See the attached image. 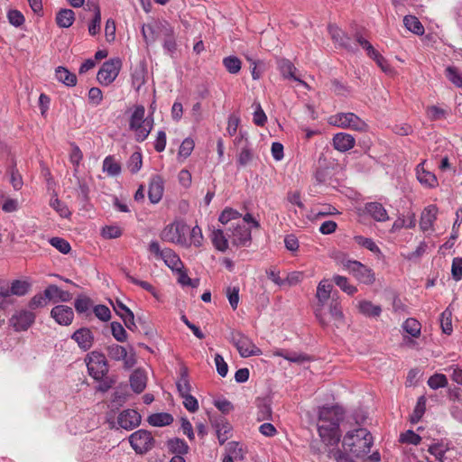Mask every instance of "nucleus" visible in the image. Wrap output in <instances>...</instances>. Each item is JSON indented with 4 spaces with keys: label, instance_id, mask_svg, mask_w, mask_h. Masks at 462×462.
<instances>
[{
    "label": "nucleus",
    "instance_id": "f257e3e1",
    "mask_svg": "<svg viewBox=\"0 0 462 462\" xmlns=\"http://www.w3.org/2000/svg\"><path fill=\"white\" fill-rule=\"evenodd\" d=\"M373 442L370 431L365 428H358L346 434L343 447L356 457H362L370 452Z\"/></svg>",
    "mask_w": 462,
    "mask_h": 462
},
{
    "label": "nucleus",
    "instance_id": "f03ea898",
    "mask_svg": "<svg viewBox=\"0 0 462 462\" xmlns=\"http://www.w3.org/2000/svg\"><path fill=\"white\" fill-rule=\"evenodd\" d=\"M107 356L115 361H123L124 367L130 369L136 364L135 351L132 345L123 346L118 344H111L106 347Z\"/></svg>",
    "mask_w": 462,
    "mask_h": 462
},
{
    "label": "nucleus",
    "instance_id": "7ed1b4c3",
    "mask_svg": "<svg viewBox=\"0 0 462 462\" xmlns=\"http://www.w3.org/2000/svg\"><path fill=\"white\" fill-rule=\"evenodd\" d=\"M229 340L236 347L242 357L259 356L262 354L261 349L258 348L248 337L239 331H231Z\"/></svg>",
    "mask_w": 462,
    "mask_h": 462
},
{
    "label": "nucleus",
    "instance_id": "20e7f679",
    "mask_svg": "<svg viewBox=\"0 0 462 462\" xmlns=\"http://www.w3.org/2000/svg\"><path fill=\"white\" fill-rule=\"evenodd\" d=\"M88 374L96 380L103 379L108 373V363L105 355L99 351H92L88 355Z\"/></svg>",
    "mask_w": 462,
    "mask_h": 462
},
{
    "label": "nucleus",
    "instance_id": "39448f33",
    "mask_svg": "<svg viewBox=\"0 0 462 462\" xmlns=\"http://www.w3.org/2000/svg\"><path fill=\"white\" fill-rule=\"evenodd\" d=\"M129 442L136 454L144 455L154 447L155 440L146 430H138L129 436Z\"/></svg>",
    "mask_w": 462,
    "mask_h": 462
},
{
    "label": "nucleus",
    "instance_id": "423d86ee",
    "mask_svg": "<svg viewBox=\"0 0 462 462\" xmlns=\"http://www.w3.org/2000/svg\"><path fill=\"white\" fill-rule=\"evenodd\" d=\"M189 226L182 222H174L164 227L160 237L162 240L173 244L182 245L186 241L185 235Z\"/></svg>",
    "mask_w": 462,
    "mask_h": 462
},
{
    "label": "nucleus",
    "instance_id": "0eeeda50",
    "mask_svg": "<svg viewBox=\"0 0 462 462\" xmlns=\"http://www.w3.org/2000/svg\"><path fill=\"white\" fill-rule=\"evenodd\" d=\"M341 263L359 282L365 284H372L374 282L373 271L360 262L343 259Z\"/></svg>",
    "mask_w": 462,
    "mask_h": 462
},
{
    "label": "nucleus",
    "instance_id": "6e6552de",
    "mask_svg": "<svg viewBox=\"0 0 462 462\" xmlns=\"http://www.w3.org/2000/svg\"><path fill=\"white\" fill-rule=\"evenodd\" d=\"M120 69L121 60L119 59H112L104 62L97 72V81L103 86H108L116 79Z\"/></svg>",
    "mask_w": 462,
    "mask_h": 462
},
{
    "label": "nucleus",
    "instance_id": "1a4fd4ad",
    "mask_svg": "<svg viewBox=\"0 0 462 462\" xmlns=\"http://www.w3.org/2000/svg\"><path fill=\"white\" fill-rule=\"evenodd\" d=\"M331 123L343 128H351L360 132L367 129L366 123L354 113H339L334 116V121Z\"/></svg>",
    "mask_w": 462,
    "mask_h": 462
},
{
    "label": "nucleus",
    "instance_id": "9d476101",
    "mask_svg": "<svg viewBox=\"0 0 462 462\" xmlns=\"http://www.w3.org/2000/svg\"><path fill=\"white\" fill-rule=\"evenodd\" d=\"M319 434L322 441L328 446H336L340 440L339 425L337 423H322L318 427Z\"/></svg>",
    "mask_w": 462,
    "mask_h": 462
},
{
    "label": "nucleus",
    "instance_id": "9b49d317",
    "mask_svg": "<svg viewBox=\"0 0 462 462\" xmlns=\"http://www.w3.org/2000/svg\"><path fill=\"white\" fill-rule=\"evenodd\" d=\"M232 235L229 236L232 245L240 246H249L252 241L251 229L245 225H232Z\"/></svg>",
    "mask_w": 462,
    "mask_h": 462
},
{
    "label": "nucleus",
    "instance_id": "f8f14e48",
    "mask_svg": "<svg viewBox=\"0 0 462 462\" xmlns=\"http://www.w3.org/2000/svg\"><path fill=\"white\" fill-rule=\"evenodd\" d=\"M35 315L29 310H20L15 312L10 319V323L15 331L27 330L34 322Z\"/></svg>",
    "mask_w": 462,
    "mask_h": 462
},
{
    "label": "nucleus",
    "instance_id": "ddd939ff",
    "mask_svg": "<svg viewBox=\"0 0 462 462\" xmlns=\"http://www.w3.org/2000/svg\"><path fill=\"white\" fill-rule=\"evenodd\" d=\"M343 418L344 410L337 405L319 408V419L322 423H337L339 425L340 421L343 420Z\"/></svg>",
    "mask_w": 462,
    "mask_h": 462
},
{
    "label": "nucleus",
    "instance_id": "4468645a",
    "mask_svg": "<svg viewBox=\"0 0 462 462\" xmlns=\"http://www.w3.org/2000/svg\"><path fill=\"white\" fill-rule=\"evenodd\" d=\"M142 417L137 411L127 409L119 413L117 423L121 428L130 430L139 426Z\"/></svg>",
    "mask_w": 462,
    "mask_h": 462
},
{
    "label": "nucleus",
    "instance_id": "2eb2a0df",
    "mask_svg": "<svg viewBox=\"0 0 462 462\" xmlns=\"http://www.w3.org/2000/svg\"><path fill=\"white\" fill-rule=\"evenodd\" d=\"M51 317L60 326H69L74 319V311L69 306L57 305L51 310Z\"/></svg>",
    "mask_w": 462,
    "mask_h": 462
},
{
    "label": "nucleus",
    "instance_id": "dca6fc26",
    "mask_svg": "<svg viewBox=\"0 0 462 462\" xmlns=\"http://www.w3.org/2000/svg\"><path fill=\"white\" fill-rule=\"evenodd\" d=\"M71 338L78 344L83 351L89 350L94 344V335L88 328H80L72 335Z\"/></svg>",
    "mask_w": 462,
    "mask_h": 462
},
{
    "label": "nucleus",
    "instance_id": "f3484780",
    "mask_svg": "<svg viewBox=\"0 0 462 462\" xmlns=\"http://www.w3.org/2000/svg\"><path fill=\"white\" fill-rule=\"evenodd\" d=\"M328 30L335 43H337L339 46L349 51H356V48L351 44V38L338 26L336 24H328Z\"/></svg>",
    "mask_w": 462,
    "mask_h": 462
},
{
    "label": "nucleus",
    "instance_id": "a211bd4d",
    "mask_svg": "<svg viewBox=\"0 0 462 462\" xmlns=\"http://www.w3.org/2000/svg\"><path fill=\"white\" fill-rule=\"evenodd\" d=\"M114 310L117 315L123 319L125 327L132 331H134L137 328V326L134 322V312L126 307L120 300L116 299V305H113Z\"/></svg>",
    "mask_w": 462,
    "mask_h": 462
},
{
    "label": "nucleus",
    "instance_id": "6ab92c4d",
    "mask_svg": "<svg viewBox=\"0 0 462 462\" xmlns=\"http://www.w3.org/2000/svg\"><path fill=\"white\" fill-rule=\"evenodd\" d=\"M163 194V180L159 175H154L150 183L148 189V198L152 204L158 203Z\"/></svg>",
    "mask_w": 462,
    "mask_h": 462
},
{
    "label": "nucleus",
    "instance_id": "aec40b11",
    "mask_svg": "<svg viewBox=\"0 0 462 462\" xmlns=\"http://www.w3.org/2000/svg\"><path fill=\"white\" fill-rule=\"evenodd\" d=\"M333 146L338 152H344L349 151L355 146V138L346 133L336 134L332 139Z\"/></svg>",
    "mask_w": 462,
    "mask_h": 462
},
{
    "label": "nucleus",
    "instance_id": "412c9836",
    "mask_svg": "<svg viewBox=\"0 0 462 462\" xmlns=\"http://www.w3.org/2000/svg\"><path fill=\"white\" fill-rule=\"evenodd\" d=\"M365 212L378 222H384L389 219L388 213L384 207L379 202H368L365 205Z\"/></svg>",
    "mask_w": 462,
    "mask_h": 462
},
{
    "label": "nucleus",
    "instance_id": "4be33fe9",
    "mask_svg": "<svg viewBox=\"0 0 462 462\" xmlns=\"http://www.w3.org/2000/svg\"><path fill=\"white\" fill-rule=\"evenodd\" d=\"M277 66L278 69L280 70L282 76L284 79H291L308 87L306 82H304L303 80L300 79L295 76V71L297 70V69L291 60L287 59H279L277 60Z\"/></svg>",
    "mask_w": 462,
    "mask_h": 462
},
{
    "label": "nucleus",
    "instance_id": "5701e85b",
    "mask_svg": "<svg viewBox=\"0 0 462 462\" xmlns=\"http://www.w3.org/2000/svg\"><path fill=\"white\" fill-rule=\"evenodd\" d=\"M45 295L49 300L53 301L68 302L72 299V294L69 291H63L54 284H51L45 289Z\"/></svg>",
    "mask_w": 462,
    "mask_h": 462
},
{
    "label": "nucleus",
    "instance_id": "b1692460",
    "mask_svg": "<svg viewBox=\"0 0 462 462\" xmlns=\"http://www.w3.org/2000/svg\"><path fill=\"white\" fill-rule=\"evenodd\" d=\"M162 260H163L164 263L173 272L180 271V268H184L180 256L171 248H164Z\"/></svg>",
    "mask_w": 462,
    "mask_h": 462
},
{
    "label": "nucleus",
    "instance_id": "393cba45",
    "mask_svg": "<svg viewBox=\"0 0 462 462\" xmlns=\"http://www.w3.org/2000/svg\"><path fill=\"white\" fill-rule=\"evenodd\" d=\"M56 79L67 87H74L77 85V76L70 72L67 68L59 66L55 69Z\"/></svg>",
    "mask_w": 462,
    "mask_h": 462
},
{
    "label": "nucleus",
    "instance_id": "a878e982",
    "mask_svg": "<svg viewBox=\"0 0 462 462\" xmlns=\"http://www.w3.org/2000/svg\"><path fill=\"white\" fill-rule=\"evenodd\" d=\"M146 375L141 369L134 370L130 376V385L136 393H141L146 387Z\"/></svg>",
    "mask_w": 462,
    "mask_h": 462
},
{
    "label": "nucleus",
    "instance_id": "bb28decb",
    "mask_svg": "<svg viewBox=\"0 0 462 462\" xmlns=\"http://www.w3.org/2000/svg\"><path fill=\"white\" fill-rule=\"evenodd\" d=\"M214 427L217 430V439L220 445H223L229 438V433L232 430V426L225 418H220L214 422Z\"/></svg>",
    "mask_w": 462,
    "mask_h": 462
},
{
    "label": "nucleus",
    "instance_id": "cd10ccee",
    "mask_svg": "<svg viewBox=\"0 0 462 462\" xmlns=\"http://www.w3.org/2000/svg\"><path fill=\"white\" fill-rule=\"evenodd\" d=\"M329 313L337 328L345 324L344 314L337 298L332 297L329 304Z\"/></svg>",
    "mask_w": 462,
    "mask_h": 462
},
{
    "label": "nucleus",
    "instance_id": "c85d7f7f",
    "mask_svg": "<svg viewBox=\"0 0 462 462\" xmlns=\"http://www.w3.org/2000/svg\"><path fill=\"white\" fill-rule=\"evenodd\" d=\"M159 23L160 21H153L143 24L142 35L147 44L153 43L158 39Z\"/></svg>",
    "mask_w": 462,
    "mask_h": 462
},
{
    "label": "nucleus",
    "instance_id": "c756f323",
    "mask_svg": "<svg viewBox=\"0 0 462 462\" xmlns=\"http://www.w3.org/2000/svg\"><path fill=\"white\" fill-rule=\"evenodd\" d=\"M438 209L436 206H429L421 214L420 226L422 230H428L432 226L433 222L436 220Z\"/></svg>",
    "mask_w": 462,
    "mask_h": 462
},
{
    "label": "nucleus",
    "instance_id": "7c9ffc66",
    "mask_svg": "<svg viewBox=\"0 0 462 462\" xmlns=\"http://www.w3.org/2000/svg\"><path fill=\"white\" fill-rule=\"evenodd\" d=\"M147 421L152 426L163 427L171 424L173 417L168 412L152 413L148 417Z\"/></svg>",
    "mask_w": 462,
    "mask_h": 462
},
{
    "label": "nucleus",
    "instance_id": "2f4dec72",
    "mask_svg": "<svg viewBox=\"0 0 462 462\" xmlns=\"http://www.w3.org/2000/svg\"><path fill=\"white\" fill-rule=\"evenodd\" d=\"M176 386L180 396L190 393L191 385L189 383L187 367L183 366L180 368V378L176 382Z\"/></svg>",
    "mask_w": 462,
    "mask_h": 462
},
{
    "label": "nucleus",
    "instance_id": "473e14b6",
    "mask_svg": "<svg viewBox=\"0 0 462 462\" xmlns=\"http://www.w3.org/2000/svg\"><path fill=\"white\" fill-rule=\"evenodd\" d=\"M56 23L60 28L70 27L75 20V14L71 9H60L56 15Z\"/></svg>",
    "mask_w": 462,
    "mask_h": 462
},
{
    "label": "nucleus",
    "instance_id": "72a5a7b5",
    "mask_svg": "<svg viewBox=\"0 0 462 462\" xmlns=\"http://www.w3.org/2000/svg\"><path fill=\"white\" fill-rule=\"evenodd\" d=\"M87 6L88 7V10H91V7L94 10V17L91 21V23L88 25V32L90 35H96L100 31V23H101V13L100 8L98 5L96 4H88Z\"/></svg>",
    "mask_w": 462,
    "mask_h": 462
},
{
    "label": "nucleus",
    "instance_id": "f704fd0d",
    "mask_svg": "<svg viewBox=\"0 0 462 462\" xmlns=\"http://www.w3.org/2000/svg\"><path fill=\"white\" fill-rule=\"evenodd\" d=\"M331 290L332 285L327 280H323L319 283L316 297L320 307H323L326 301L329 299Z\"/></svg>",
    "mask_w": 462,
    "mask_h": 462
},
{
    "label": "nucleus",
    "instance_id": "c9c22d12",
    "mask_svg": "<svg viewBox=\"0 0 462 462\" xmlns=\"http://www.w3.org/2000/svg\"><path fill=\"white\" fill-rule=\"evenodd\" d=\"M421 165L417 166V179L421 183L428 187H435L438 184V180L436 176L428 171H425L423 168H420Z\"/></svg>",
    "mask_w": 462,
    "mask_h": 462
},
{
    "label": "nucleus",
    "instance_id": "e433bc0d",
    "mask_svg": "<svg viewBox=\"0 0 462 462\" xmlns=\"http://www.w3.org/2000/svg\"><path fill=\"white\" fill-rule=\"evenodd\" d=\"M404 26L411 32L417 35L424 33V27L419 19L413 15H406L403 18Z\"/></svg>",
    "mask_w": 462,
    "mask_h": 462
},
{
    "label": "nucleus",
    "instance_id": "4c0bfd02",
    "mask_svg": "<svg viewBox=\"0 0 462 462\" xmlns=\"http://www.w3.org/2000/svg\"><path fill=\"white\" fill-rule=\"evenodd\" d=\"M212 243L217 250L225 252L228 248V241L222 229H216L212 232Z\"/></svg>",
    "mask_w": 462,
    "mask_h": 462
},
{
    "label": "nucleus",
    "instance_id": "58836bf2",
    "mask_svg": "<svg viewBox=\"0 0 462 462\" xmlns=\"http://www.w3.org/2000/svg\"><path fill=\"white\" fill-rule=\"evenodd\" d=\"M168 448L172 454L185 455L189 451L187 443L179 438L168 440Z\"/></svg>",
    "mask_w": 462,
    "mask_h": 462
},
{
    "label": "nucleus",
    "instance_id": "ea45409f",
    "mask_svg": "<svg viewBox=\"0 0 462 462\" xmlns=\"http://www.w3.org/2000/svg\"><path fill=\"white\" fill-rule=\"evenodd\" d=\"M152 122L153 120L151 119V121L137 125L134 128H130L131 130H134L135 132V140L137 142H143L148 137L152 128Z\"/></svg>",
    "mask_w": 462,
    "mask_h": 462
},
{
    "label": "nucleus",
    "instance_id": "a19ab883",
    "mask_svg": "<svg viewBox=\"0 0 462 462\" xmlns=\"http://www.w3.org/2000/svg\"><path fill=\"white\" fill-rule=\"evenodd\" d=\"M359 311L367 317H378L382 312L380 306L374 305L371 301L363 300L359 303Z\"/></svg>",
    "mask_w": 462,
    "mask_h": 462
},
{
    "label": "nucleus",
    "instance_id": "79ce46f5",
    "mask_svg": "<svg viewBox=\"0 0 462 462\" xmlns=\"http://www.w3.org/2000/svg\"><path fill=\"white\" fill-rule=\"evenodd\" d=\"M426 411V398L425 396H420L418 398L416 406L413 410V412L411 413L410 417V421L412 424L418 423L420 419L422 418L423 414Z\"/></svg>",
    "mask_w": 462,
    "mask_h": 462
},
{
    "label": "nucleus",
    "instance_id": "37998d69",
    "mask_svg": "<svg viewBox=\"0 0 462 462\" xmlns=\"http://www.w3.org/2000/svg\"><path fill=\"white\" fill-rule=\"evenodd\" d=\"M440 327L442 332L450 335L453 331L452 328V311L449 308H447L440 315Z\"/></svg>",
    "mask_w": 462,
    "mask_h": 462
},
{
    "label": "nucleus",
    "instance_id": "c03bdc74",
    "mask_svg": "<svg viewBox=\"0 0 462 462\" xmlns=\"http://www.w3.org/2000/svg\"><path fill=\"white\" fill-rule=\"evenodd\" d=\"M145 109L144 106L140 105L136 106L134 113L131 116L129 126L130 128L135 127V125L146 123L150 121L148 118H144Z\"/></svg>",
    "mask_w": 462,
    "mask_h": 462
},
{
    "label": "nucleus",
    "instance_id": "a18cd8bd",
    "mask_svg": "<svg viewBox=\"0 0 462 462\" xmlns=\"http://www.w3.org/2000/svg\"><path fill=\"white\" fill-rule=\"evenodd\" d=\"M103 171L110 176H117L121 172V166L112 156H107L103 162Z\"/></svg>",
    "mask_w": 462,
    "mask_h": 462
},
{
    "label": "nucleus",
    "instance_id": "49530a36",
    "mask_svg": "<svg viewBox=\"0 0 462 462\" xmlns=\"http://www.w3.org/2000/svg\"><path fill=\"white\" fill-rule=\"evenodd\" d=\"M91 306V300L88 297L83 295L79 296L74 302L75 310L79 314L87 313V315L89 316L90 313L88 311Z\"/></svg>",
    "mask_w": 462,
    "mask_h": 462
},
{
    "label": "nucleus",
    "instance_id": "de8ad7c7",
    "mask_svg": "<svg viewBox=\"0 0 462 462\" xmlns=\"http://www.w3.org/2000/svg\"><path fill=\"white\" fill-rule=\"evenodd\" d=\"M31 288V283L26 281L14 280L11 283V293L16 296L25 295Z\"/></svg>",
    "mask_w": 462,
    "mask_h": 462
},
{
    "label": "nucleus",
    "instance_id": "09e8293b",
    "mask_svg": "<svg viewBox=\"0 0 462 462\" xmlns=\"http://www.w3.org/2000/svg\"><path fill=\"white\" fill-rule=\"evenodd\" d=\"M403 329L413 337L420 335V323L415 319H407L402 325Z\"/></svg>",
    "mask_w": 462,
    "mask_h": 462
},
{
    "label": "nucleus",
    "instance_id": "8fccbe9b",
    "mask_svg": "<svg viewBox=\"0 0 462 462\" xmlns=\"http://www.w3.org/2000/svg\"><path fill=\"white\" fill-rule=\"evenodd\" d=\"M223 64L226 70L231 74H236L241 69V60L236 56L224 58Z\"/></svg>",
    "mask_w": 462,
    "mask_h": 462
},
{
    "label": "nucleus",
    "instance_id": "3c124183",
    "mask_svg": "<svg viewBox=\"0 0 462 462\" xmlns=\"http://www.w3.org/2000/svg\"><path fill=\"white\" fill-rule=\"evenodd\" d=\"M111 332L116 341L125 342L127 340V332L121 323L113 321L111 323Z\"/></svg>",
    "mask_w": 462,
    "mask_h": 462
},
{
    "label": "nucleus",
    "instance_id": "603ef678",
    "mask_svg": "<svg viewBox=\"0 0 462 462\" xmlns=\"http://www.w3.org/2000/svg\"><path fill=\"white\" fill-rule=\"evenodd\" d=\"M333 281L343 291L348 295H353L357 291L355 286L348 283L347 279L344 276L335 275Z\"/></svg>",
    "mask_w": 462,
    "mask_h": 462
},
{
    "label": "nucleus",
    "instance_id": "864d4df0",
    "mask_svg": "<svg viewBox=\"0 0 462 462\" xmlns=\"http://www.w3.org/2000/svg\"><path fill=\"white\" fill-rule=\"evenodd\" d=\"M50 244L55 247L61 254H68L71 250L69 243L61 237H52L50 239Z\"/></svg>",
    "mask_w": 462,
    "mask_h": 462
},
{
    "label": "nucleus",
    "instance_id": "5fc2aeb1",
    "mask_svg": "<svg viewBox=\"0 0 462 462\" xmlns=\"http://www.w3.org/2000/svg\"><path fill=\"white\" fill-rule=\"evenodd\" d=\"M253 106H255L253 118L254 123L258 126H263L267 121V116L264 111L263 110L259 102L254 101Z\"/></svg>",
    "mask_w": 462,
    "mask_h": 462
},
{
    "label": "nucleus",
    "instance_id": "6e6d98bb",
    "mask_svg": "<svg viewBox=\"0 0 462 462\" xmlns=\"http://www.w3.org/2000/svg\"><path fill=\"white\" fill-rule=\"evenodd\" d=\"M446 77L456 86L462 87V73L456 67L448 66L446 69Z\"/></svg>",
    "mask_w": 462,
    "mask_h": 462
},
{
    "label": "nucleus",
    "instance_id": "4d7b16f0",
    "mask_svg": "<svg viewBox=\"0 0 462 462\" xmlns=\"http://www.w3.org/2000/svg\"><path fill=\"white\" fill-rule=\"evenodd\" d=\"M448 384L447 377L442 374H435L430 376L428 380V385L431 389H439L440 387H445Z\"/></svg>",
    "mask_w": 462,
    "mask_h": 462
},
{
    "label": "nucleus",
    "instance_id": "13d9d810",
    "mask_svg": "<svg viewBox=\"0 0 462 462\" xmlns=\"http://www.w3.org/2000/svg\"><path fill=\"white\" fill-rule=\"evenodd\" d=\"M125 276H126L127 280L129 282H131L132 283L142 287L143 290L149 291L154 297H157L155 288L148 282L138 280L135 277L132 276L129 273H125Z\"/></svg>",
    "mask_w": 462,
    "mask_h": 462
},
{
    "label": "nucleus",
    "instance_id": "bf43d9fd",
    "mask_svg": "<svg viewBox=\"0 0 462 462\" xmlns=\"http://www.w3.org/2000/svg\"><path fill=\"white\" fill-rule=\"evenodd\" d=\"M194 146H195V143L191 138L184 139L180 146V149H179V152H178L179 157H183L184 159L189 157L191 154V152L194 149Z\"/></svg>",
    "mask_w": 462,
    "mask_h": 462
},
{
    "label": "nucleus",
    "instance_id": "052dcab7",
    "mask_svg": "<svg viewBox=\"0 0 462 462\" xmlns=\"http://www.w3.org/2000/svg\"><path fill=\"white\" fill-rule=\"evenodd\" d=\"M254 158L253 152L245 145L242 148L237 156V164L241 167L246 166Z\"/></svg>",
    "mask_w": 462,
    "mask_h": 462
},
{
    "label": "nucleus",
    "instance_id": "680f3d73",
    "mask_svg": "<svg viewBox=\"0 0 462 462\" xmlns=\"http://www.w3.org/2000/svg\"><path fill=\"white\" fill-rule=\"evenodd\" d=\"M142 154L139 152H134L129 159L128 168L132 173L138 172L142 168Z\"/></svg>",
    "mask_w": 462,
    "mask_h": 462
},
{
    "label": "nucleus",
    "instance_id": "e2e57ef3",
    "mask_svg": "<svg viewBox=\"0 0 462 462\" xmlns=\"http://www.w3.org/2000/svg\"><path fill=\"white\" fill-rule=\"evenodd\" d=\"M239 217L240 214L236 210L230 208H226L220 214L218 220L223 225H226L231 220L238 219Z\"/></svg>",
    "mask_w": 462,
    "mask_h": 462
},
{
    "label": "nucleus",
    "instance_id": "0e129e2a",
    "mask_svg": "<svg viewBox=\"0 0 462 462\" xmlns=\"http://www.w3.org/2000/svg\"><path fill=\"white\" fill-rule=\"evenodd\" d=\"M420 440L421 438L411 430L405 431L400 436V441L402 443L418 445Z\"/></svg>",
    "mask_w": 462,
    "mask_h": 462
},
{
    "label": "nucleus",
    "instance_id": "69168bd1",
    "mask_svg": "<svg viewBox=\"0 0 462 462\" xmlns=\"http://www.w3.org/2000/svg\"><path fill=\"white\" fill-rule=\"evenodd\" d=\"M95 316L102 321H108L111 318V311L106 305H97L94 307Z\"/></svg>",
    "mask_w": 462,
    "mask_h": 462
},
{
    "label": "nucleus",
    "instance_id": "338daca9",
    "mask_svg": "<svg viewBox=\"0 0 462 462\" xmlns=\"http://www.w3.org/2000/svg\"><path fill=\"white\" fill-rule=\"evenodd\" d=\"M48 301H49V299L46 297L45 291H44L43 294H42V293L36 294L31 299V300L29 302V307L32 310L37 309V308H42L45 305H47Z\"/></svg>",
    "mask_w": 462,
    "mask_h": 462
},
{
    "label": "nucleus",
    "instance_id": "774afa93",
    "mask_svg": "<svg viewBox=\"0 0 462 462\" xmlns=\"http://www.w3.org/2000/svg\"><path fill=\"white\" fill-rule=\"evenodd\" d=\"M452 277L456 281L462 279V257H455L451 266Z\"/></svg>",
    "mask_w": 462,
    "mask_h": 462
}]
</instances>
